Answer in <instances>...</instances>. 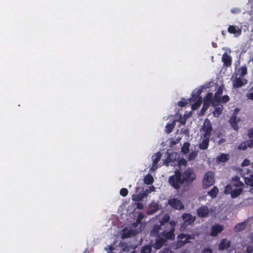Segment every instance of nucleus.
Returning <instances> with one entry per match:
<instances>
[{
    "instance_id": "nucleus-13",
    "label": "nucleus",
    "mask_w": 253,
    "mask_h": 253,
    "mask_svg": "<svg viewBox=\"0 0 253 253\" xmlns=\"http://www.w3.org/2000/svg\"><path fill=\"white\" fill-rule=\"evenodd\" d=\"M161 157V154L160 152L157 153L152 156L153 165L150 169L151 171H154L157 169V164L160 161Z\"/></svg>"
},
{
    "instance_id": "nucleus-16",
    "label": "nucleus",
    "mask_w": 253,
    "mask_h": 253,
    "mask_svg": "<svg viewBox=\"0 0 253 253\" xmlns=\"http://www.w3.org/2000/svg\"><path fill=\"white\" fill-rule=\"evenodd\" d=\"M223 230V227L222 225L219 224H215L211 227V235L212 236H216Z\"/></svg>"
},
{
    "instance_id": "nucleus-6",
    "label": "nucleus",
    "mask_w": 253,
    "mask_h": 253,
    "mask_svg": "<svg viewBox=\"0 0 253 253\" xmlns=\"http://www.w3.org/2000/svg\"><path fill=\"white\" fill-rule=\"evenodd\" d=\"M195 178L196 175L193 170L191 169H188L183 173L182 179L183 182L184 181L191 182L193 181Z\"/></svg>"
},
{
    "instance_id": "nucleus-28",
    "label": "nucleus",
    "mask_w": 253,
    "mask_h": 253,
    "mask_svg": "<svg viewBox=\"0 0 253 253\" xmlns=\"http://www.w3.org/2000/svg\"><path fill=\"white\" fill-rule=\"evenodd\" d=\"M152 247L150 245H147L142 247L141 249V253H151L152 252Z\"/></svg>"
},
{
    "instance_id": "nucleus-1",
    "label": "nucleus",
    "mask_w": 253,
    "mask_h": 253,
    "mask_svg": "<svg viewBox=\"0 0 253 253\" xmlns=\"http://www.w3.org/2000/svg\"><path fill=\"white\" fill-rule=\"evenodd\" d=\"M175 225V222L174 221H170L169 222L168 224V226H169L170 227L169 230H164L158 236L155 243L153 245V247L156 250H159L166 244L167 240H173L174 239Z\"/></svg>"
},
{
    "instance_id": "nucleus-56",
    "label": "nucleus",
    "mask_w": 253,
    "mask_h": 253,
    "mask_svg": "<svg viewBox=\"0 0 253 253\" xmlns=\"http://www.w3.org/2000/svg\"><path fill=\"white\" fill-rule=\"evenodd\" d=\"M239 11V10L238 8H234L231 10V12L233 13H237V12H238Z\"/></svg>"
},
{
    "instance_id": "nucleus-10",
    "label": "nucleus",
    "mask_w": 253,
    "mask_h": 253,
    "mask_svg": "<svg viewBox=\"0 0 253 253\" xmlns=\"http://www.w3.org/2000/svg\"><path fill=\"white\" fill-rule=\"evenodd\" d=\"M198 215L200 217H207L208 216L210 210L206 206H202L197 210Z\"/></svg>"
},
{
    "instance_id": "nucleus-59",
    "label": "nucleus",
    "mask_w": 253,
    "mask_h": 253,
    "mask_svg": "<svg viewBox=\"0 0 253 253\" xmlns=\"http://www.w3.org/2000/svg\"><path fill=\"white\" fill-rule=\"evenodd\" d=\"M252 241H253V235H252Z\"/></svg>"
},
{
    "instance_id": "nucleus-40",
    "label": "nucleus",
    "mask_w": 253,
    "mask_h": 253,
    "mask_svg": "<svg viewBox=\"0 0 253 253\" xmlns=\"http://www.w3.org/2000/svg\"><path fill=\"white\" fill-rule=\"evenodd\" d=\"M233 188L232 186L230 185H228L225 188L224 193L225 194H229L230 193L231 194V192Z\"/></svg>"
},
{
    "instance_id": "nucleus-8",
    "label": "nucleus",
    "mask_w": 253,
    "mask_h": 253,
    "mask_svg": "<svg viewBox=\"0 0 253 253\" xmlns=\"http://www.w3.org/2000/svg\"><path fill=\"white\" fill-rule=\"evenodd\" d=\"M205 132L203 135L206 136H210L212 130V126L210 121L206 119L205 120L203 127L201 129Z\"/></svg>"
},
{
    "instance_id": "nucleus-54",
    "label": "nucleus",
    "mask_w": 253,
    "mask_h": 253,
    "mask_svg": "<svg viewBox=\"0 0 253 253\" xmlns=\"http://www.w3.org/2000/svg\"><path fill=\"white\" fill-rule=\"evenodd\" d=\"M137 208L139 210H141L143 208V205L142 203H138L136 204Z\"/></svg>"
},
{
    "instance_id": "nucleus-55",
    "label": "nucleus",
    "mask_w": 253,
    "mask_h": 253,
    "mask_svg": "<svg viewBox=\"0 0 253 253\" xmlns=\"http://www.w3.org/2000/svg\"><path fill=\"white\" fill-rule=\"evenodd\" d=\"M225 142V140L223 138H221L218 141V144L219 145L220 144H221L222 143H223V142Z\"/></svg>"
},
{
    "instance_id": "nucleus-50",
    "label": "nucleus",
    "mask_w": 253,
    "mask_h": 253,
    "mask_svg": "<svg viewBox=\"0 0 253 253\" xmlns=\"http://www.w3.org/2000/svg\"><path fill=\"white\" fill-rule=\"evenodd\" d=\"M178 164L181 166V165H183V166H186V164H187V161H186L185 159H181L179 162H178Z\"/></svg>"
},
{
    "instance_id": "nucleus-24",
    "label": "nucleus",
    "mask_w": 253,
    "mask_h": 253,
    "mask_svg": "<svg viewBox=\"0 0 253 253\" xmlns=\"http://www.w3.org/2000/svg\"><path fill=\"white\" fill-rule=\"evenodd\" d=\"M185 244H186V240H177V241L172 245V248L173 250H176L184 246Z\"/></svg>"
},
{
    "instance_id": "nucleus-32",
    "label": "nucleus",
    "mask_w": 253,
    "mask_h": 253,
    "mask_svg": "<svg viewBox=\"0 0 253 253\" xmlns=\"http://www.w3.org/2000/svg\"><path fill=\"white\" fill-rule=\"evenodd\" d=\"M245 182L247 184L252 186L251 192L253 193V175H252L250 178H245Z\"/></svg>"
},
{
    "instance_id": "nucleus-23",
    "label": "nucleus",
    "mask_w": 253,
    "mask_h": 253,
    "mask_svg": "<svg viewBox=\"0 0 253 253\" xmlns=\"http://www.w3.org/2000/svg\"><path fill=\"white\" fill-rule=\"evenodd\" d=\"M222 60L226 66H229L231 65V58L230 56L227 53H225L223 54L222 55Z\"/></svg>"
},
{
    "instance_id": "nucleus-49",
    "label": "nucleus",
    "mask_w": 253,
    "mask_h": 253,
    "mask_svg": "<svg viewBox=\"0 0 253 253\" xmlns=\"http://www.w3.org/2000/svg\"><path fill=\"white\" fill-rule=\"evenodd\" d=\"M212 253V250L209 248H204L202 252V253Z\"/></svg>"
},
{
    "instance_id": "nucleus-47",
    "label": "nucleus",
    "mask_w": 253,
    "mask_h": 253,
    "mask_svg": "<svg viewBox=\"0 0 253 253\" xmlns=\"http://www.w3.org/2000/svg\"><path fill=\"white\" fill-rule=\"evenodd\" d=\"M248 147L253 148V137L251 139L246 141Z\"/></svg>"
},
{
    "instance_id": "nucleus-31",
    "label": "nucleus",
    "mask_w": 253,
    "mask_h": 253,
    "mask_svg": "<svg viewBox=\"0 0 253 253\" xmlns=\"http://www.w3.org/2000/svg\"><path fill=\"white\" fill-rule=\"evenodd\" d=\"M218 192V188L216 186H214L211 190L208 192V195L211 198H214L217 194Z\"/></svg>"
},
{
    "instance_id": "nucleus-41",
    "label": "nucleus",
    "mask_w": 253,
    "mask_h": 253,
    "mask_svg": "<svg viewBox=\"0 0 253 253\" xmlns=\"http://www.w3.org/2000/svg\"><path fill=\"white\" fill-rule=\"evenodd\" d=\"M248 147L247 143L246 141L243 142L238 146V149L240 150H245Z\"/></svg>"
},
{
    "instance_id": "nucleus-29",
    "label": "nucleus",
    "mask_w": 253,
    "mask_h": 253,
    "mask_svg": "<svg viewBox=\"0 0 253 253\" xmlns=\"http://www.w3.org/2000/svg\"><path fill=\"white\" fill-rule=\"evenodd\" d=\"M170 219V217L168 214H165L162 218H160V224L161 226L165 225V223H167Z\"/></svg>"
},
{
    "instance_id": "nucleus-9",
    "label": "nucleus",
    "mask_w": 253,
    "mask_h": 253,
    "mask_svg": "<svg viewBox=\"0 0 253 253\" xmlns=\"http://www.w3.org/2000/svg\"><path fill=\"white\" fill-rule=\"evenodd\" d=\"M223 93V89L221 87H219L217 91L215 92L214 97L212 100V106H216L220 103V97Z\"/></svg>"
},
{
    "instance_id": "nucleus-25",
    "label": "nucleus",
    "mask_w": 253,
    "mask_h": 253,
    "mask_svg": "<svg viewBox=\"0 0 253 253\" xmlns=\"http://www.w3.org/2000/svg\"><path fill=\"white\" fill-rule=\"evenodd\" d=\"M232 183L234 187H241L244 185L243 183L239 180V178L237 176L232 178Z\"/></svg>"
},
{
    "instance_id": "nucleus-45",
    "label": "nucleus",
    "mask_w": 253,
    "mask_h": 253,
    "mask_svg": "<svg viewBox=\"0 0 253 253\" xmlns=\"http://www.w3.org/2000/svg\"><path fill=\"white\" fill-rule=\"evenodd\" d=\"M253 252V247L252 246H247V249L245 251V253H252Z\"/></svg>"
},
{
    "instance_id": "nucleus-11",
    "label": "nucleus",
    "mask_w": 253,
    "mask_h": 253,
    "mask_svg": "<svg viewBox=\"0 0 253 253\" xmlns=\"http://www.w3.org/2000/svg\"><path fill=\"white\" fill-rule=\"evenodd\" d=\"M247 81L246 79L237 76L233 81V85L234 87L239 88L247 84Z\"/></svg>"
},
{
    "instance_id": "nucleus-26",
    "label": "nucleus",
    "mask_w": 253,
    "mask_h": 253,
    "mask_svg": "<svg viewBox=\"0 0 253 253\" xmlns=\"http://www.w3.org/2000/svg\"><path fill=\"white\" fill-rule=\"evenodd\" d=\"M229 155L225 154H222L217 157V162L218 163L220 162H225L228 160Z\"/></svg>"
},
{
    "instance_id": "nucleus-2",
    "label": "nucleus",
    "mask_w": 253,
    "mask_h": 253,
    "mask_svg": "<svg viewBox=\"0 0 253 253\" xmlns=\"http://www.w3.org/2000/svg\"><path fill=\"white\" fill-rule=\"evenodd\" d=\"M169 181L172 187L175 189H178L180 184L183 183L181 172L177 170L175 171L174 175L169 177Z\"/></svg>"
},
{
    "instance_id": "nucleus-46",
    "label": "nucleus",
    "mask_w": 253,
    "mask_h": 253,
    "mask_svg": "<svg viewBox=\"0 0 253 253\" xmlns=\"http://www.w3.org/2000/svg\"><path fill=\"white\" fill-rule=\"evenodd\" d=\"M187 103L186 102V100L185 99H183V100H181L180 101L178 102L177 104L179 106L183 107V106H185V105L187 104Z\"/></svg>"
},
{
    "instance_id": "nucleus-21",
    "label": "nucleus",
    "mask_w": 253,
    "mask_h": 253,
    "mask_svg": "<svg viewBox=\"0 0 253 253\" xmlns=\"http://www.w3.org/2000/svg\"><path fill=\"white\" fill-rule=\"evenodd\" d=\"M240 121L239 119H238L235 115H232L231 118L230 119V123L232 126V127L235 130H238V126L237 125V123Z\"/></svg>"
},
{
    "instance_id": "nucleus-27",
    "label": "nucleus",
    "mask_w": 253,
    "mask_h": 253,
    "mask_svg": "<svg viewBox=\"0 0 253 253\" xmlns=\"http://www.w3.org/2000/svg\"><path fill=\"white\" fill-rule=\"evenodd\" d=\"M242 192V188H235L234 189H233V190L231 192V196L232 198H235L237 197L239 195L241 194Z\"/></svg>"
},
{
    "instance_id": "nucleus-57",
    "label": "nucleus",
    "mask_w": 253,
    "mask_h": 253,
    "mask_svg": "<svg viewBox=\"0 0 253 253\" xmlns=\"http://www.w3.org/2000/svg\"><path fill=\"white\" fill-rule=\"evenodd\" d=\"M132 199L133 200H140L141 199V198H139V196H134L132 197Z\"/></svg>"
},
{
    "instance_id": "nucleus-53",
    "label": "nucleus",
    "mask_w": 253,
    "mask_h": 253,
    "mask_svg": "<svg viewBox=\"0 0 253 253\" xmlns=\"http://www.w3.org/2000/svg\"><path fill=\"white\" fill-rule=\"evenodd\" d=\"M248 135L250 138L253 137V128L249 130Z\"/></svg>"
},
{
    "instance_id": "nucleus-33",
    "label": "nucleus",
    "mask_w": 253,
    "mask_h": 253,
    "mask_svg": "<svg viewBox=\"0 0 253 253\" xmlns=\"http://www.w3.org/2000/svg\"><path fill=\"white\" fill-rule=\"evenodd\" d=\"M144 217V215L142 213H141V212L139 213L138 216H137V219L136 222L133 223L132 226H133L134 228H136L137 227V225L138 224V223H140L141 222L142 219Z\"/></svg>"
},
{
    "instance_id": "nucleus-36",
    "label": "nucleus",
    "mask_w": 253,
    "mask_h": 253,
    "mask_svg": "<svg viewBox=\"0 0 253 253\" xmlns=\"http://www.w3.org/2000/svg\"><path fill=\"white\" fill-rule=\"evenodd\" d=\"M190 145V144L188 142L184 143L181 148V151L185 154L188 153L189 152Z\"/></svg>"
},
{
    "instance_id": "nucleus-44",
    "label": "nucleus",
    "mask_w": 253,
    "mask_h": 253,
    "mask_svg": "<svg viewBox=\"0 0 253 253\" xmlns=\"http://www.w3.org/2000/svg\"><path fill=\"white\" fill-rule=\"evenodd\" d=\"M128 194V190L126 188H122L120 190V194L125 197Z\"/></svg>"
},
{
    "instance_id": "nucleus-18",
    "label": "nucleus",
    "mask_w": 253,
    "mask_h": 253,
    "mask_svg": "<svg viewBox=\"0 0 253 253\" xmlns=\"http://www.w3.org/2000/svg\"><path fill=\"white\" fill-rule=\"evenodd\" d=\"M159 209V205L157 203L153 202L149 207L147 211V213L148 214H152L155 212H156L158 209Z\"/></svg>"
},
{
    "instance_id": "nucleus-48",
    "label": "nucleus",
    "mask_w": 253,
    "mask_h": 253,
    "mask_svg": "<svg viewBox=\"0 0 253 253\" xmlns=\"http://www.w3.org/2000/svg\"><path fill=\"white\" fill-rule=\"evenodd\" d=\"M105 250L107 251V253H113L112 251L113 250V248L112 246H108L105 248Z\"/></svg>"
},
{
    "instance_id": "nucleus-58",
    "label": "nucleus",
    "mask_w": 253,
    "mask_h": 253,
    "mask_svg": "<svg viewBox=\"0 0 253 253\" xmlns=\"http://www.w3.org/2000/svg\"><path fill=\"white\" fill-rule=\"evenodd\" d=\"M151 190H152V191L154 190V186H152V187H151Z\"/></svg>"
},
{
    "instance_id": "nucleus-15",
    "label": "nucleus",
    "mask_w": 253,
    "mask_h": 253,
    "mask_svg": "<svg viewBox=\"0 0 253 253\" xmlns=\"http://www.w3.org/2000/svg\"><path fill=\"white\" fill-rule=\"evenodd\" d=\"M183 220L186 225H189L194 222L196 219L195 216H192L191 214L189 213H184L182 215Z\"/></svg>"
},
{
    "instance_id": "nucleus-17",
    "label": "nucleus",
    "mask_w": 253,
    "mask_h": 253,
    "mask_svg": "<svg viewBox=\"0 0 253 253\" xmlns=\"http://www.w3.org/2000/svg\"><path fill=\"white\" fill-rule=\"evenodd\" d=\"M210 136H206L203 135L202 137V141L199 144V148L201 149L205 150L208 148L209 142V137Z\"/></svg>"
},
{
    "instance_id": "nucleus-4",
    "label": "nucleus",
    "mask_w": 253,
    "mask_h": 253,
    "mask_svg": "<svg viewBox=\"0 0 253 253\" xmlns=\"http://www.w3.org/2000/svg\"><path fill=\"white\" fill-rule=\"evenodd\" d=\"M214 174L212 171L207 172L204 176L203 185L205 188L209 187L214 183Z\"/></svg>"
},
{
    "instance_id": "nucleus-37",
    "label": "nucleus",
    "mask_w": 253,
    "mask_h": 253,
    "mask_svg": "<svg viewBox=\"0 0 253 253\" xmlns=\"http://www.w3.org/2000/svg\"><path fill=\"white\" fill-rule=\"evenodd\" d=\"M223 108L222 106L216 107L213 112V115L215 117H218L221 113Z\"/></svg>"
},
{
    "instance_id": "nucleus-35",
    "label": "nucleus",
    "mask_w": 253,
    "mask_h": 253,
    "mask_svg": "<svg viewBox=\"0 0 253 253\" xmlns=\"http://www.w3.org/2000/svg\"><path fill=\"white\" fill-rule=\"evenodd\" d=\"M175 125V121H174L172 123L168 124L166 126V131L167 133L171 132Z\"/></svg>"
},
{
    "instance_id": "nucleus-7",
    "label": "nucleus",
    "mask_w": 253,
    "mask_h": 253,
    "mask_svg": "<svg viewBox=\"0 0 253 253\" xmlns=\"http://www.w3.org/2000/svg\"><path fill=\"white\" fill-rule=\"evenodd\" d=\"M169 204L173 209L181 210L184 209V206L182 202L177 198H171L169 200Z\"/></svg>"
},
{
    "instance_id": "nucleus-34",
    "label": "nucleus",
    "mask_w": 253,
    "mask_h": 253,
    "mask_svg": "<svg viewBox=\"0 0 253 253\" xmlns=\"http://www.w3.org/2000/svg\"><path fill=\"white\" fill-rule=\"evenodd\" d=\"M247 73V69L245 66L241 67L237 71V75L243 77L246 75Z\"/></svg>"
},
{
    "instance_id": "nucleus-14",
    "label": "nucleus",
    "mask_w": 253,
    "mask_h": 253,
    "mask_svg": "<svg viewBox=\"0 0 253 253\" xmlns=\"http://www.w3.org/2000/svg\"><path fill=\"white\" fill-rule=\"evenodd\" d=\"M195 235L198 236V234L189 235L188 234L181 233L177 236V240H186V243L189 242V240L195 239Z\"/></svg>"
},
{
    "instance_id": "nucleus-42",
    "label": "nucleus",
    "mask_w": 253,
    "mask_h": 253,
    "mask_svg": "<svg viewBox=\"0 0 253 253\" xmlns=\"http://www.w3.org/2000/svg\"><path fill=\"white\" fill-rule=\"evenodd\" d=\"M197 155V152H195V151L192 152L191 153H190V154L189 155V157H188L189 160H194L196 158Z\"/></svg>"
},
{
    "instance_id": "nucleus-19",
    "label": "nucleus",
    "mask_w": 253,
    "mask_h": 253,
    "mask_svg": "<svg viewBox=\"0 0 253 253\" xmlns=\"http://www.w3.org/2000/svg\"><path fill=\"white\" fill-rule=\"evenodd\" d=\"M231 244V242L227 239H223L220 242L218 248L220 250H223L228 249Z\"/></svg>"
},
{
    "instance_id": "nucleus-30",
    "label": "nucleus",
    "mask_w": 253,
    "mask_h": 253,
    "mask_svg": "<svg viewBox=\"0 0 253 253\" xmlns=\"http://www.w3.org/2000/svg\"><path fill=\"white\" fill-rule=\"evenodd\" d=\"M154 181L153 176L150 174H147L144 178V182L146 184H151Z\"/></svg>"
},
{
    "instance_id": "nucleus-5",
    "label": "nucleus",
    "mask_w": 253,
    "mask_h": 253,
    "mask_svg": "<svg viewBox=\"0 0 253 253\" xmlns=\"http://www.w3.org/2000/svg\"><path fill=\"white\" fill-rule=\"evenodd\" d=\"M140 231V230L139 229H136L135 228H134L133 226L130 228H125L123 231L122 238L124 239L135 236Z\"/></svg>"
},
{
    "instance_id": "nucleus-38",
    "label": "nucleus",
    "mask_w": 253,
    "mask_h": 253,
    "mask_svg": "<svg viewBox=\"0 0 253 253\" xmlns=\"http://www.w3.org/2000/svg\"><path fill=\"white\" fill-rule=\"evenodd\" d=\"M245 227V224L244 223H240L237 224L234 228L235 232H240L243 230Z\"/></svg>"
},
{
    "instance_id": "nucleus-3",
    "label": "nucleus",
    "mask_w": 253,
    "mask_h": 253,
    "mask_svg": "<svg viewBox=\"0 0 253 253\" xmlns=\"http://www.w3.org/2000/svg\"><path fill=\"white\" fill-rule=\"evenodd\" d=\"M202 92V89H198L195 90L192 94V98L190 99L191 101H195V103L192 104V110H196L202 103V98L200 95Z\"/></svg>"
},
{
    "instance_id": "nucleus-52",
    "label": "nucleus",
    "mask_w": 253,
    "mask_h": 253,
    "mask_svg": "<svg viewBox=\"0 0 253 253\" xmlns=\"http://www.w3.org/2000/svg\"><path fill=\"white\" fill-rule=\"evenodd\" d=\"M246 97L253 101V91L251 92L247 93Z\"/></svg>"
},
{
    "instance_id": "nucleus-22",
    "label": "nucleus",
    "mask_w": 253,
    "mask_h": 253,
    "mask_svg": "<svg viewBox=\"0 0 253 253\" xmlns=\"http://www.w3.org/2000/svg\"><path fill=\"white\" fill-rule=\"evenodd\" d=\"M162 226L160 224L154 225L150 232V235L153 236H156L158 235Z\"/></svg>"
},
{
    "instance_id": "nucleus-43",
    "label": "nucleus",
    "mask_w": 253,
    "mask_h": 253,
    "mask_svg": "<svg viewBox=\"0 0 253 253\" xmlns=\"http://www.w3.org/2000/svg\"><path fill=\"white\" fill-rule=\"evenodd\" d=\"M229 99V96L227 95H224L222 96V97H220V103H226L227 102Z\"/></svg>"
},
{
    "instance_id": "nucleus-12",
    "label": "nucleus",
    "mask_w": 253,
    "mask_h": 253,
    "mask_svg": "<svg viewBox=\"0 0 253 253\" xmlns=\"http://www.w3.org/2000/svg\"><path fill=\"white\" fill-rule=\"evenodd\" d=\"M212 94L211 93H209L207 94L206 98L204 100L203 106L202 109V112H205L210 106L211 103L212 104V101L211 100Z\"/></svg>"
},
{
    "instance_id": "nucleus-20",
    "label": "nucleus",
    "mask_w": 253,
    "mask_h": 253,
    "mask_svg": "<svg viewBox=\"0 0 253 253\" xmlns=\"http://www.w3.org/2000/svg\"><path fill=\"white\" fill-rule=\"evenodd\" d=\"M228 31L231 34H234L235 36L237 37L241 35L242 30L235 26H229L228 28Z\"/></svg>"
},
{
    "instance_id": "nucleus-51",
    "label": "nucleus",
    "mask_w": 253,
    "mask_h": 253,
    "mask_svg": "<svg viewBox=\"0 0 253 253\" xmlns=\"http://www.w3.org/2000/svg\"><path fill=\"white\" fill-rule=\"evenodd\" d=\"M250 163V162L249 160L248 159H245L243 162L242 163V167H245V166H247L248 165H249Z\"/></svg>"
},
{
    "instance_id": "nucleus-39",
    "label": "nucleus",
    "mask_w": 253,
    "mask_h": 253,
    "mask_svg": "<svg viewBox=\"0 0 253 253\" xmlns=\"http://www.w3.org/2000/svg\"><path fill=\"white\" fill-rule=\"evenodd\" d=\"M174 154L172 153L171 154H169V155L167 157V158L165 162V164L168 167L169 166V163L172 162L173 158H172Z\"/></svg>"
}]
</instances>
